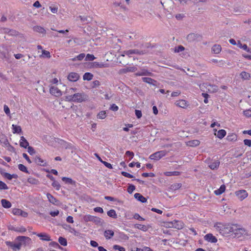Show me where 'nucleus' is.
Listing matches in <instances>:
<instances>
[{
    "instance_id": "nucleus-61",
    "label": "nucleus",
    "mask_w": 251,
    "mask_h": 251,
    "mask_svg": "<svg viewBox=\"0 0 251 251\" xmlns=\"http://www.w3.org/2000/svg\"><path fill=\"white\" fill-rule=\"evenodd\" d=\"M142 176L144 177H154L155 176L153 173H144L142 174Z\"/></svg>"
},
{
    "instance_id": "nucleus-12",
    "label": "nucleus",
    "mask_w": 251,
    "mask_h": 251,
    "mask_svg": "<svg viewBox=\"0 0 251 251\" xmlns=\"http://www.w3.org/2000/svg\"><path fill=\"white\" fill-rule=\"evenodd\" d=\"M50 91L51 94L56 97H60L62 95L61 91L56 87L52 86L50 88Z\"/></svg>"
},
{
    "instance_id": "nucleus-64",
    "label": "nucleus",
    "mask_w": 251,
    "mask_h": 251,
    "mask_svg": "<svg viewBox=\"0 0 251 251\" xmlns=\"http://www.w3.org/2000/svg\"><path fill=\"white\" fill-rule=\"evenodd\" d=\"M243 142L245 145L248 147H251V140L245 139Z\"/></svg>"
},
{
    "instance_id": "nucleus-38",
    "label": "nucleus",
    "mask_w": 251,
    "mask_h": 251,
    "mask_svg": "<svg viewBox=\"0 0 251 251\" xmlns=\"http://www.w3.org/2000/svg\"><path fill=\"white\" fill-rule=\"evenodd\" d=\"M226 138L229 141H235L237 139V136L235 134L232 133L228 135Z\"/></svg>"
},
{
    "instance_id": "nucleus-46",
    "label": "nucleus",
    "mask_w": 251,
    "mask_h": 251,
    "mask_svg": "<svg viewBox=\"0 0 251 251\" xmlns=\"http://www.w3.org/2000/svg\"><path fill=\"white\" fill-rule=\"evenodd\" d=\"M93 67L95 68H104V67H106V65H105V64H104L102 63L94 62L93 63Z\"/></svg>"
},
{
    "instance_id": "nucleus-21",
    "label": "nucleus",
    "mask_w": 251,
    "mask_h": 251,
    "mask_svg": "<svg viewBox=\"0 0 251 251\" xmlns=\"http://www.w3.org/2000/svg\"><path fill=\"white\" fill-rule=\"evenodd\" d=\"M199 37V35L192 33L189 34L187 36V39L189 42H193L195 41L197 38Z\"/></svg>"
},
{
    "instance_id": "nucleus-23",
    "label": "nucleus",
    "mask_w": 251,
    "mask_h": 251,
    "mask_svg": "<svg viewBox=\"0 0 251 251\" xmlns=\"http://www.w3.org/2000/svg\"><path fill=\"white\" fill-rule=\"evenodd\" d=\"M237 45L239 48L242 49L243 50H246V51H247L248 52L251 53V50L248 47L247 45L246 44L242 45L241 42L240 41H238V42L237 43Z\"/></svg>"
},
{
    "instance_id": "nucleus-2",
    "label": "nucleus",
    "mask_w": 251,
    "mask_h": 251,
    "mask_svg": "<svg viewBox=\"0 0 251 251\" xmlns=\"http://www.w3.org/2000/svg\"><path fill=\"white\" fill-rule=\"evenodd\" d=\"M69 100H72L75 102H81L86 101L88 100V96L84 93H75L73 95L67 97Z\"/></svg>"
},
{
    "instance_id": "nucleus-41",
    "label": "nucleus",
    "mask_w": 251,
    "mask_h": 251,
    "mask_svg": "<svg viewBox=\"0 0 251 251\" xmlns=\"http://www.w3.org/2000/svg\"><path fill=\"white\" fill-rule=\"evenodd\" d=\"M27 181L28 183L33 185H37L39 184L38 180L32 177H29L27 179Z\"/></svg>"
},
{
    "instance_id": "nucleus-63",
    "label": "nucleus",
    "mask_w": 251,
    "mask_h": 251,
    "mask_svg": "<svg viewBox=\"0 0 251 251\" xmlns=\"http://www.w3.org/2000/svg\"><path fill=\"white\" fill-rule=\"evenodd\" d=\"M110 109L113 111H117L119 109V107L116 104H112L110 107Z\"/></svg>"
},
{
    "instance_id": "nucleus-16",
    "label": "nucleus",
    "mask_w": 251,
    "mask_h": 251,
    "mask_svg": "<svg viewBox=\"0 0 251 251\" xmlns=\"http://www.w3.org/2000/svg\"><path fill=\"white\" fill-rule=\"evenodd\" d=\"M20 145L21 147L26 148L29 143L24 136H21L20 141Z\"/></svg>"
},
{
    "instance_id": "nucleus-47",
    "label": "nucleus",
    "mask_w": 251,
    "mask_h": 251,
    "mask_svg": "<svg viewBox=\"0 0 251 251\" xmlns=\"http://www.w3.org/2000/svg\"><path fill=\"white\" fill-rule=\"evenodd\" d=\"M18 169L21 171H22V172L26 173H29L25 165H24L22 164L18 165Z\"/></svg>"
},
{
    "instance_id": "nucleus-43",
    "label": "nucleus",
    "mask_w": 251,
    "mask_h": 251,
    "mask_svg": "<svg viewBox=\"0 0 251 251\" xmlns=\"http://www.w3.org/2000/svg\"><path fill=\"white\" fill-rule=\"evenodd\" d=\"M63 227L64 229L69 231L72 233L75 234L76 232L75 229L74 228H72L70 225H65Z\"/></svg>"
},
{
    "instance_id": "nucleus-34",
    "label": "nucleus",
    "mask_w": 251,
    "mask_h": 251,
    "mask_svg": "<svg viewBox=\"0 0 251 251\" xmlns=\"http://www.w3.org/2000/svg\"><path fill=\"white\" fill-rule=\"evenodd\" d=\"M93 77V74L90 73H86L83 76V79L85 80H91L92 79Z\"/></svg>"
},
{
    "instance_id": "nucleus-3",
    "label": "nucleus",
    "mask_w": 251,
    "mask_h": 251,
    "mask_svg": "<svg viewBox=\"0 0 251 251\" xmlns=\"http://www.w3.org/2000/svg\"><path fill=\"white\" fill-rule=\"evenodd\" d=\"M199 87L201 91L204 92V88H206V92L210 93H216L219 90L218 87L217 85L211 84L208 83H204L202 84H200Z\"/></svg>"
},
{
    "instance_id": "nucleus-27",
    "label": "nucleus",
    "mask_w": 251,
    "mask_h": 251,
    "mask_svg": "<svg viewBox=\"0 0 251 251\" xmlns=\"http://www.w3.org/2000/svg\"><path fill=\"white\" fill-rule=\"evenodd\" d=\"M12 132L14 134L20 133L22 132V128L19 126L12 125Z\"/></svg>"
},
{
    "instance_id": "nucleus-9",
    "label": "nucleus",
    "mask_w": 251,
    "mask_h": 251,
    "mask_svg": "<svg viewBox=\"0 0 251 251\" xmlns=\"http://www.w3.org/2000/svg\"><path fill=\"white\" fill-rule=\"evenodd\" d=\"M33 234L36 235L43 241H50L51 240L50 235L46 232H33Z\"/></svg>"
},
{
    "instance_id": "nucleus-29",
    "label": "nucleus",
    "mask_w": 251,
    "mask_h": 251,
    "mask_svg": "<svg viewBox=\"0 0 251 251\" xmlns=\"http://www.w3.org/2000/svg\"><path fill=\"white\" fill-rule=\"evenodd\" d=\"M62 180L67 184H72V185H75V181L73 180L71 178L63 177L62 178Z\"/></svg>"
},
{
    "instance_id": "nucleus-31",
    "label": "nucleus",
    "mask_w": 251,
    "mask_h": 251,
    "mask_svg": "<svg viewBox=\"0 0 251 251\" xmlns=\"http://www.w3.org/2000/svg\"><path fill=\"white\" fill-rule=\"evenodd\" d=\"M218 138L222 139L226 135V131L224 129L219 130L217 134H215Z\"/></svg>"
},
{
    "instance_id": "nucleus-39",
    "label": "nucleus",
    "mask_w": 251,
    "mask_h": 251,
    "mask_svg": "<svg viewBox=\"0 0 251 251\" xmlns=\"http://www.w3.org/2000/svg\"><path fill=\"white\" fill-rule=\"evenodd\" d=\"M42 54L40 55V57H46L50 58L51 57L50 52L49 51L42 50Z\"/></svg>"
},
{
    "instance_id": "nucleus-17",
    "label": "nucleus",
    "mask_w": 251,
    "mask_h": 251,
    "mask_svg": "<svg viewBox=\"0 0 251 251\" xmlns=\"http://www.w3.org/2000/svg\"><path fill=\"white\" fill-rule=\"evenodd\" d=\"M134 198L137 199L138 201H141L143 203L146 202L147 201V199L143 197L140 193H135L134 195Z\"/></svg>"
},
{
    "instance_id": "nucleus-48",
    "label": "nucleus",
    "mask_w": 251,
    "mask_h": 251,
    "mask_svg": "<svg viewBox=\"0 0 251 251\" xmlns=\"http://www.w3.org/2000/svg\"><path fill=\"white\" fill-rule=\"evenodd\" d=\"M11 247L13 250H19L21 248V247L19 244L18 242H17V240L16 243H11Z\"/></svg>"
},
{
    "instance_id": "nucleus-49",
    "label": "nucleus",
    "mask_w": 251,
    "mask_h": 251,
    "mask_svg": "<svg viewBox=\"0 0 251 251\" xmlns=\"http://www.w3.org/2000/svg\"><path fill=\"white\" fill-rule=\"evenodd\" d=\"M10 229L11 230H14V231H18V232H25V229L24 228V227H11V228H10Z\"/></svg>"
},
{
    "instance_id": "nucleus-24",
    "label": "nucleus",
    "mask_w": 251,
    "mask_h": 251,
    "mask_svg": "<svg viewBox=\"0 0 251 251\" xmlns=\"http://www.w3.org/2000/svg\"><path fill=\"white\" fill-rule=\"evenodd\" d=\"M1 202L2 206L5 208H9L12 206L11 202L5 199H2Z\"/></svg>"
},
{
    "instance_id": "nucleus-26",
    "label": "nucleus",
    "mask_w": 251,
    "mask_h": 251,
    "mask_svg": "<svg viewBox=\"0 0 251 251\" xmlns=\"http://www.w3.org/2000/svg\"><path fill=\"white\" fill-rule=\"evenodd\" d=\"M221 47L219 45H214L212 48V51L214 53L218 54L221 51Z\"/></svg>"
},
{
    "instance_id": "nucleus-5",
    "label": "nucleus",
    "mask_w": 251,
    "mask_h": 251,
    "mask_svg": "<svg viewBox=\"0 0 251 251\" xmlns=\"http://www.w3.org/2000/svg\"><path fill=\"white\" fill-rule=\"evenodd\" d=\"M16 240L21 247L28 245L31 243V239L28 237L19 236Z\"/></svg>"
},
{
    "instance_id": "nucleus-14",
    "label": "nucleus",
    "mask_w": 251,
    "mask_h": 251,
    "mask_svg": "<svg viewBox=\"0 0 251 251\" xmlns=\"http://www.w3.org/2000/svg\"><path fill=\"white\" fill-rule=\"evenodd\" d=\"M204 238L206 241L211 243H216L217 241V238L210 233L205 235Z\"/></svg>"
},
{
    "instance_id": "nucleus-7",
    "label": "nucleus",
    "mask_w": 251,
    "mask_h": 251,
    "mask_svg": "<svg viewBox=\"0 0 251 251\" xmlns=\"http://www.w3.org/2000/svg\"><path fill=\"white\" fill-rule=\"evenodd\" d=\"M166 153L167 151H160L151 154L149 158L152 160H158L163 156H165Z\"/></svg>"
},
{
    "instance_id": "nucleus-33",
    "label": "nucleus",
    "mask_w": 251,
    "mask_h": 251,
    "mask_svg": "<svg viewBox=\"0 0 251 251\" xmlns=\"http://www.w3.org/2000/svg\"><path fill=\"white\" fill-rule=\"evenodd\" d=\"M200 142L198 140L190 141L187 143V145L191 147H196L200 145Z\"/></svg>"
},
{
    "instance_id": "nucleus-10",
    "label": "nucleus",
    "mask_w": 251,
    "mask_h": 251,
    "mask_svg": "<svg viewBox=\"0 0 251 251\" xmlns=\"http://www.w3.org/2000/svg\"><path fill=\"white\" fill-rule=\"evenodd\" d=\"M79 77V75L77 73L75 72L70 73L68 75V80L72 82H75L77 81Z\"/></svg>"
},
{
    "instance_id": "nucleus-36",
    "label": "nucleus",
    "mask_w": 251,
    "mask_h": 251,
    "mask_svg": "<svg viewBox=\"0 0 251 251\" xmlns=\"http://www.w3.org/2000/svg\"><path fill=\"white\" fill-rule=\"evenodd\" d=\"M240 76L242 78L245 79V80H248L249 79L251 75L249 73H247L246 72H242L240 74Z\"/></svg>"
},
{
    "instance_id": "nucleus-51",
    "label": "nucleus",
    "mask_w": 251,
    "mask_h": 251,
    "mask_svg": "<svg viewBox=\"0 0 251 251\" xmlns=\"http://www.w3.org/2000/svg\"><path fill=\"white\" fill-rule=\"evenodd\" d=\"M185 50V48L183 46L181 45H179L178 47H176L174 49V51L175 52H179L183 51Z\"/></svg>"
},
{
    "instance_id": "nucleus-62",
    "label": "nucleus",
    "mask_w": 251,
    "mask_h": 251,
    "mask_svg": "<svg viewBox=\"0 0 251 251\" xmlns=\"http://www.w3.org/2000/svg\"><path fill=\"white\" fill-rule=\"evenodd\" d=\"M135 115L138 119L141 118L142 116V112L141 110H135Z\"/></svg>"
},
{
    "instance_id": "nucleus-15",
    "label": "nucleus",
    "mask_w": 251,
    "mask_h": 251,
    "mask_svg": "<svg viewBox=\"0 0 251 251\" xmlns=\"http://www.w3.org/2000/svg\"><path fill=\"white\" fill-rule=\"evenodd\" d=\"M209 167L212 170L217 169L219 165L220 162L218 160L211 161L208 163Z\"/></svg>"
},
{
    "instance_id": "nucleus-57",
    "label": "nucleus",
    "mask_w": 251,
    "mask_h": 251,
    "mask_svg": "<svg viewBox=\"0 0 251 251\" xmlns=\"http://www.w3.org/2000/svg\"><path fill=\"white\" fill-rule=\"evenodd\" d=\"M244 115L247 117H251V109H247L244 111Z\"/></svg>"
},
{
    "instance_id": "nucleus-22",
    "label": "nucleus",
    "mask_w": 251,
    "mask_h": 251,
    "mask_svg": "<svg viewBox=\"0 0 251 251\" xmlns=\"http://www.w3.org/2000/svg\"><path fill=\"white\" fill-rule=\"evenodd\" d=\"M226 190V186L224 184L222 185L219 189H218L214 191V194L217 195H221L222 193H223Z\"/></svg>"
},
{
    "instance_id": "nucleus-56",
    "label": "nucleus",
    "mask_w": 251,
    "mask_h": 251,
    "mask_svg": "<svg viewBox=\"0 0 251 251\" xmlns=\"http://www.w3.org/2000/svg\"><path fill=\"white\" fill-rule=\"evenodd\" d=\"M95 59V56L93 54H87L85 60L92 61Z\"/></svg>"
},
{
    "instance_id": "nucleus-8",
    "label": "nucleus",
    "mask_w": 251,
    "mask_h": 251,
    "mask_svg": "<svg viewBox=\"0 0 251 251\" xmlns=\"http://www.w3.org/2000/svg\"><path fill=\"white\" fill-rule=\"evenodd\" d=\"M235 196L241 201H242L248 196V193L245 190H240L235 191Z\"/></svg>"
},
{
    "instance_id": "nucleus-45",
    "label": "nucleus",
    "mask_w": 251,
    "mask_h": 251,
    "mask_svg": "<svg viewBox=\"0 0 251 251\" xmlns=\"http://www.w3.org/2000/svg\"><path fill=\"white\" fill-rule=\"evenodd\" d=\"M142 79L143 81L149 84H154L153 82H156L154 80L150 77H143Z\"/></svg>"
},
{
    "instance_id": "nucleus-4",
    "label": "nucleus",
    "mask_w": 251,
    "mask_h": 251,
    "mask_svg": "<svg viewBox=\"0 0 251 251\" xmlns=\"http://www.w3.org/2000/svg\"><path fill=\"white\" fill-rule=\"evenodd\" d=\"M234 228L235 230H233V233L235 237L240 238L242 236L246 237L248 235L247 231L244 228L240 227L239 226L235 225Z\"/></svg>"
},
{
    "instance_id": "nucleus-13",
    "label": "nucleus",
    "mask_w": 251,
    "mask_h": 251,
    "mask_svg": "<svg viewBox=\"0 0 251 251\" xmlns=\"http://www.w3.org/2000/svg\"><path fill=\"white\" fill-rule=\"evenodd\" d=\"M34 161L35 163L41 166H47V162L45 160L42 159L40 157L36 156L34 158Z\"/></svg>"
},
{
    "instance_id": "nucleus-50",
    "label": "nucleus",
    "mask_w": 251,
    "mask_h": 251,
    "mask_svg": "<svg viewBox=\"0 0 251 251\" xmlns=\"http://www.w3.org/2000/svg\"><path fill=\"white\" fill-rule=\"evenodd\" d=\"M52 186L56 190H59L60 189L61 186L60 184L56 181L54 180L52 183Z\"/></svg>"
},
{
    "instance_id": "nucleus-30",
    "label": "nucleus",
    "mask_w": 251,
    "mask_h": 251,
    "mask_svg": "<svg viewBox=\"0 0 251 251\" xmlns=\"http://www.w3.org/2000/svg\"><path fill=\"white\" fill-rule=\"evenodd\" d=\"M3 176L8 179V180H11L12 178H17L18 177V176L16 174L11 175L8 173H5L3 174Z\"/></svg>"
},
{
    "instance_id": "nucleus-60",
    "label": "nucleus",
    "mask_w": 251,
    "mask_h": 251,
    "mask_svg": "<svg viewBox=\"0 0 251 251\" xmlns=\"http://www.w3.org/2000/svg\"><path fill=\"white\" fill-rule=\"evenodd\" d=\"M122 175L125 177L130 178H133V177H134L133 176H132V175H131L127 172H122Z\"/></svg>"
},
{
    "instance_id": "nucleus-19",
    "label": "nucleus",
    "mask_w": 251,
    "mask_h": 251,
    "mask_svg": "<svg viewBox=\"0 0 251 251\" xmlns=\"http://www.w3.org/2000/svg\"><path fill=\"white\" fill-rule=\"evenodd\" d=\"M47 197L48 199V201L51 203L53 204H57L58 201L56 198H55L50 193L47 194Z\"/></svg>"
},
{
    "instance_id": "nucleus-11",
    "label": "nucleus",
    "mask_w": 251,
    "mask_h": 251,
    "mask_svg": "<svg viewBox=\"0 0 251 251\" xmlns=\"http://www.w3.org/2000/svg\"><path fill=\"white\" fill-rule=\"evenodd\" d=\"M175 104L177 106L182 108H186L189 106L188 102L184 100H176L175 102Z\"/></svg>"
},
{
    "instance_id": "nucleus-18",
    "label": "nucleus",
    "mask_w": 251,
    "mask_h": 251,
    "mask_svg": "<svg viewBox=\"0 0 251 251\" xmlns=\"http://www.w3.org/2000/svg\"><path fill=\"white\" fill-rule=\"evenodd\" d=\"M33 30L35 32L45 35L46 33V30L42 26H35L33 27Z\"/></svg>"
},
{
    "instance_id": "nucleus-20",
    "label": "nucleus",
    "mask_w": 251,
    "mask_h": 251,
    "mask_svg": "<svg viewBox=\"0 0 251 251\" xmlns=\"http://www.w3.org/2000/svg\"><path fill=\"white\" fill-rule=\"evenodd\" d=\"M173 224V226L178 229L182 228L184 226L183 223L179 221H174Z\"/></svg>"
},
{
    "instance_id": "nucleus-54",
    "label": "nucleus",
    "mask_w": 251,
    "mask_h": 251,
    "mask_svg": "<svg viewBox=\"0 0 251 251\" xmlns=\"http://www.w3.org/2000/svg\"><path fill=\"white\" fill-rule=\"evenodd\" d=\"M27 151H28V152L30 154V155H33L35 153V151L34 149V148L32 147H30V146H28V148H27Z\"/></svg>"
},
{
    "instance_id": "nucleus-42",
    "label": "nucleus",
    "mask_w": 251,
    "mask_h": 251,
    "mask_svg": "<svg viewBox=\"0 0 251 251\" xmlns=\"http://www.w3.org/2000/svg\"><path fill=\"white\" fill-rule=\"evenodd\" d=\"M180 175V173L177 171L174 172H166L164 173V175L166 176H178Z\"/></svg>"
},
{
    "instance_id": "nucleus-28",
    "label": "nucleus",
    "mask_w": 251,
    "mask_h": 251,
    "mask_svg": "<svg viewBox=\"0 0 251 251\" xmlns=\"http://www.w3.org/2000/svg\"><path fill=\"white\" fill-rule=\"evenodd\" d=\"M124 53L127 55H130L132 54H141V52L139 51L138 50H130L124 51Z\"/></svg>"
},
{
    "instance_id": "nucleus-1",
    "label": "nucleus",
    "mask_w": 251,
    "mask_h": 251,
    "mask_svg": "<svg viewBox=\"0 0 251 251\" xmlns=\"http://www.w3.org/2000/svg\"><path fill=\"white\" fill-rule=\"evenodd\" d=\"M215 228L219 231L220 233L226 235L232 233L233 230H235V225H223L221 223L217 224L215 225Z\"/></svg>"
},
{
    "instance_id": "nucleus-40",
    "label": "nucleus",
    "mask_w": 251,
    "mask_h": 251,
    "mask_svg": "<svg viewBox=\"0 0 251 251\" xmlns=\"http://www.w3.org/2000/svg\"><path fill=\"white\" fill-rule=\"evenodd\" d=\"M107 215L108 216L114 219H116L117 218V215L114 209H111L108 211L107 212Z\"/></svg>"
},
{
    "instance_id": "nucleus-59",
    "label": "nucleus",
    "mask_w": 251,
    "mask_h": 251,
    "mask_svg": "<svg viewBox=\"0 0 251 251\" xmlns=\"http://www.w3.org/2000/svg\"><path fill=\"white\" fill-rule=\"evenodd\" d=\"M21 210L18 208H13L12 213L15 215H20Z\"/></svg>"
},
{
    "instance_id": "nucleus-44",
    "label": "nucleus",
    "mask_w": 251,
    "mask_h": 251,
    "mask_svg": "<svg viewBox=\"0 0 251 251\" xmlns=\"http://www.w3.org/2000/svg\"><path fill=\"white\" fill-rule=\"evenodd\" d=\"M59 243L63 246H66L67 245V240L62 237H60L58 239Z\"/></svg>"
},
{
    "instance_id": "nucleus-25",
    "label": "nucleus",
    "mask_w": 251,
    "mask_h": 251,
    "mask_svg": "<svg viewBox=\"0 0 251 251\" xmlns=\"http://www.w3.org/2000/svg\"><path fill=\"white\" fill-rule=\"evenodd\" d=\"M114 231L112 230H106L104 232V235L107 239L111 238L114 235Z\"/></svg>"
},
{
    "instance_id": "nucleus-32",
    "label": "nucleus",
    "mask_w": 251,
    "mask_h": 251,
    "mask_svg": "<svg viewBox=\"0 0 251 251\" xmlns=\"http://www.w3.org/2000/svg\"><path fill=\"white\" fill-rule=\"evenodd\" d=\"M0 143L3 146H7L9 145V142H8L7 139L6 138V137L5 136H4L3 135L0 137Z\"/></svg>"
},
{
    "instance_id": "nucleus-58",
    "label": "nucleus",
    "mask_w": 251,
    "mask_h": 251,
    "mask_svg": "<svg viewBox=\"0 0 251 251\" xmlns=\"http://www.w3.org/2000/svg\"><path fill=\"white\" fill-rule=\"evenodd\" d=\"M113 249L115 250H119V251H125V249L124 247L117 245H115L113 246Z\"/></svg>"
},
{
    "instance_id": "nucleus-6",
    "label": "nucleus",
    "mask_w": 251,
    "mask_h": 251,
    "mask_svg": "<svg viewBox=\"0 0 251 251\" xmlns=\"http://www.w3.org/2000/svg\"><path fill=\"white\" fill-rule=\"evenodd\" d=\"M83 219L85 222H92L96 224H99L101 222L100 218L91 215H84Z\"/></svg>"
},
{
    "instance_id": "nucleus-37",
    "label": "nucleus",
    "mask_w": 251,
    "mask_h": 251,
    "mask_svg": "<svg viewBox=\"0 0 251 251\" xmlns=\"http://www.w3.org/2000/svg\"><path fill=\"white\" fill-rule=\"evenodd\" d=\"M134 226L135 228L140 229L143 231H146L148 230V228L146 226L141 224H135Z\"/></svg>"
},
{
    "instance_id": "nucleus-55",
    "label": "nucleus",
    "mask_w": 251,
    "mask_h": 251,
    "mask_svg": "<svg viewBox=\"0 0 251 251\" xmlns=\"http://www.w3.org/2000/svg\"><path fill=\"white\" fill-rule=\"evenodd\" d=\"M181 187V184L180 183L174 184L171 186V188L172 189L176 190L178 189Z\"/></svg>"
},
{
    "instance_id": "nucleus-52",
    "label": "nucleus",
    "mask_w": 251,
    "mask_h": 251,
    "mask_svg": "<svg viewBox=\"0 0 251 251\" xmlns=\"http://www.w3.org/2000/svg\"><path fill=\"white\" fill-rule=\"evenodd\" d=\"M8 188L6 184L3 182L0 181V190H7Z\"/></svg>"
},
{
    "instance_id": "nucleus-53",
    "label": "nucleus",
    "mask_w": 251,
    "mask_h": 251,
    "mask_svg": "<svg viewBox=\"0 0 251 251\" xmlns=\"http://www.w3.org/2000/svg\"><path fill=\"white\" fill-rule=\"evenodd\" d=\"M135 189V186L133 185H129L127 188V192L129 194H131Z\"/></svg>"
},
{
    "instance_id": "nucleus-35",
    "label": "nucleus",
    "mask_w": 251,
    "mask_h": 251,
    "mask_svg": "<svg viewBox=\"0 0 251 251\" xmlns=\"http://www.w3.org/2000/svg\"><path fill=\"white\" fill-rule=\"evenodd\" d=\"M97 118L99 119H104L106 117V112L105 111H101L97 114Z\"/></svg>"
}]
</instances>
